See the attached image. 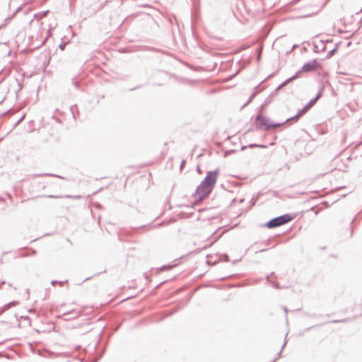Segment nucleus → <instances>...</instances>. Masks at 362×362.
Listing matches in <instances>:
<instances>
[{
  "label": "nucleus",
  "mask_w": 362,
  "mask_h": 362,
  "mask_svg": "<svg viewBox=\"0 0 362 362\" xmlns=\"http://www.w3.org/2000/svg\"><path fill=\"white\" fill-rule=\"evenodd\" d=\"M216 180L217 173L209 172L205 179L198 187L195 193V197L200 201L205 199L212 191Z\"/></svg>",
  "instance_id": "obj_1"
},
{
  "label": "nucleus",
  "mask_w": 362,
  "mask_h": 362,
  "mask_svg": "<svg viewBox=\"0 0 362 362\" xmlns=\"http://www.w3.org/2000/svg\"><path fill=\"white\" fill-rule=\"evenodd\" d=\"M255 124L260 129L269 130L280 127L283 124H271L268 118L260 114L256 118Z\"/></svg>",
  "instance_id": "obj_2"
},
{
  "label": "nucleus",
  "mask_w": 362,
  "mask_h": 362,
  "mask_svg": "<svg viewBox=\"0 0 362 362\" xmlns=\"http://www.w3.org/2000/svg\"><path fill=\"white\" fill-rule=\"evenodd\" d=\"M292 217L289 214H284L283 216L274 218L269 221L267 224V227L269 228H272L278 226H281L289 221H291Z\"/></svg>",
  "instance_id": "obj_3"
},
{
  "label": "nucleus",
  "mask_w": 362,
  "mask_h": 362,
  "mask_svg": "<svg viewBox=\"0 0 362 362\" xmlns=\"http://www.w3.org/2000/svg\"><path fill=\"white\" fill-rule=\"evenodd\" d=\"M321 67L320 64L316 60L305 64L302 67V71L304 72L315 71Z\"/></svg>",
  "instance_id": "obj_4"
},
{
  "label": "nucleus",
  "mask_w": 362,
  "mask_h": 362,
  "mask_svg": "<svg viewBox=\"0 0 362 362\" xmlns=\"http://www.w3.org/2000/svg\"><path fill=\"white\" fill-rule=\"evenodd\" d=\"M318 98H316L312 100H310L295 117V119L297 120L300 117L303 115L314 104L316 103Z\"/></svg>",
  "instance_id": "obj_5"
},
{
  "label": "nucleus",
  "mask_w": 362,
  "mask_h": 362,
  "mask_svg": "<svg viewBox=\"0 0 362 362\" xmlns=\"http://www.w3.org/2000/svg\"><path fill=\"white\" fill-rule=\"evenodd\" d=\"M318 98H316L312 100H310L295 117V119L297 120L300 117L303 115L314 104L316 103Z\"/></svg>",
  "instance_id": "obj_6"
},
{
  "label": "nucleus",
  "mask_w": 362,
  "mask_h": 362,
  "mask_svg": "<svg viewBox=\"0 0 362 362\" xmlns=\"http://www.w3.org/2000/svg\"><path fill=\"white\" fill-rule=\"evenodd\" d=\"M295 77H293L291 78H289V80L288 81H291L293 78H294Z\"/></svg>",
  "instance_id": "obj_7"
}]
</instances>
